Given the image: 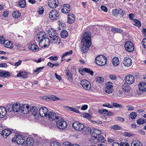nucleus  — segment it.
<instances>
[{
    "instance_id": "a211bd4d",
    "label": "nucleus",
    "mask_w": 146,
    "mask_h": 146,
    "mask_svg": "<svg viewBox=\"0 0 146 146\" xmlns=\"http://www.w3.org/2000/svg\"><path fill=\"white\" fill-rule=\"evenodd\" d=\"M123 63L125 66L129 67L132 64L131 59L129 57L125 58L123 61Z\"/></svg>"
},
{
    "instance_id": "a19ab883",
    "label": "nucleus",
    "mask_w": 146,
    "mask_h": 146,
    "mask_svg": "<svg viewBox=\"0 0 146 146\" xmlns=\"http://www.w3.org/2000/svg\"><path fill=\"white\" fill-rule=\"evenodd\" d=\"M133 22L134 23L133 24L135 26L138 27H140L141 25V22L138 19H134Z\"/></svg>"
},
{
    "instance_id": "412c9836",
    "label": "nucleus",
    "mask_w": 146,
    "mask_h": 146,
    "mask_svg": "<svg viewBox=\"0 0 146 146\" xmlns=\"http://www.w3.org/2000/svg\"><path fill=\"white\" fill-rule=\"evenodd\" d=\"M68 22L69 23H72L75 21V16L72 13L69 14L68 16Z\"/></svg>"
},
{
    "instance_id": "a18cd8bd",
    "label": "nucleus",
    "mask_w": 146,
    "mask_h": 146,
    "mask_svg": "<svg viewBox=\"0 0 146 146\" xmlns=\"http://www.w3.org/2000/svg\"><path fill=\"white\" fill-rule=\"evenodd\" d=\"M48 98H49L51 100H52L53 101L59 100H60V99L59 98L56 97V96L53 95L48 96Z\"/></svg>"
},
{
    "instance_id": "473e14b6",
    "label": "nucleus",
    "mask_w": 146,
    "mask_h": 146,
    "mask_svg": "<svg viewBox=\"0 0 146 146\" xmlns=\"http://www.w3.org/2000/svg\"><path fill=\"white\" fill-rule=\"evenodd\" d=\"M113 65L115 66H118L119 64V58L117 57H114L112 60Z\"/></svg>"
},
{
    "instance_id": "6ab92c4d",
    "label": "nucleus",
    "mask_w": 146,
    "mask_h": 146,
    "mask_svg": "<svg viewBox=\"0 0 146 146\" xmlns=\"http://www.w3.org/2000/svg\"><path fill=\"white\" fill-rule=\"evenodd\" d=\"M47 34L51 38L56 35V31L53 29H50L48 30Z\"/></svg>"
},
{
    "instance_id": "6e6552de",
    "label": "nucleus",
    "mask_w": 146,
    "mask_h": 146,
    "mask_svg": "<svg viewBox=\"0 0 146 146\" xmlns=\"http://www.w3.org/2000/svg\"><path fill=\"white\" fill-rule=\"evenodd\" d=\"M49 110L47 108L45 107L40 108L39 109V113L40 115L44 117L47 116Z\"/></svg>"
},
{
    "instance_id": "9b49d317",
    "label": "nucleus",
    "mask_w": 146,
    "mask_h": 146,
    "mask_svg": "<svg viewBox=\"0 0 146 146\" xmlns=\"http://www.w3.org/2000/svg\"><path fill=\"white\" fill-rule=\"evenodd\" d=\"M113 84L110 82H108L106 83L105 85L106 88L105 91L108 94L111 93L113 91Z\"/></svg>"
},
{
    "instance_id": "4c0bfd02",
    "label": "nucleus",
    "mask_w": 146,
    "mask_h": 146,
    "mask_svg": "<svg viewBox=\"0 0 146 146\" xmlns=\"http://www.w3.org/2000/svg\"><path fill=\"white\" fill-rule=\"evenodd\" d=\"M12 16L15 18H18L21 16V13L18 11H15L13 13Z\"/></svg>"
},
{
    "instance_id": "b1692460",
    "label": "nucleus",
    "mask_w": 146,
    "mask_h": 146,
    "mask_svg": "<svg viewBox=\"0 0 146 146\" xmlns=\"http://www.w3.org/2000/svg\"><path fill=\"white\" fill-rule=\"evenodd\" d=\"M7 110L5 108L3 107H0V118L4 117L6 115Z\"/></svg>"
},
{
    "instance_id": "f704fd0d",
    "label": "nucleus",
    "mask_w": 146,
    "mask_h": 146,
    "mask_svg": "<svg viewBox=\"0 0 146 146\" xmlns=\"http://www.w3.org/2000/svg\"><path fill=\"white\" fill-rule=\"evenodd\" d=\"M19 7L21 8H24L26 5V2L25 0H20L18 3Z\"/></svg>"
},
{
    "instance_id": "5fc2aeb1",
    "label": "nucleus",
    "mask_w": 146,
    "mask_h": 146,
    "mask_svg": "<svg viewBox=\"0 0 146 146\" xmlns=\"http://www.w3.org/2000/svg\"><path fill=\"white\" fill-rule=\"evenodd\" d=\"M48 58L51 61H56L58 60V58L56 56H51L49 57Z\"/></svg>"
},
{
    "instance_id": "20e7f679",
    "label": "nucleus",
    "mask_w": 146,
    "mask_h": 146,
    "mask_svg": "<svg viewBox=\"0 0 146 146\" xmlns=\"http://www.w3.org/2000/svg\"><path fill=\"white\" fill-rule=\"evenodd\" d=\"M121 89L124 92V96H129L131 88L128 84L124 83L121 86Z\"/></svg>"
},
{
    "instance_id": "1a4fd4ad",
    "label": "nucleus",
    "mask_w": 146,
    "mask_h": 146,
    "mask_svg": "<svg viewBox=\"0 0 146 146\" xmlns=\"http://www.w3.org/2000/svg\"><path fill=\"white\" fill-rule=\"evenodd\" d=\"M80 84L86 90H89L91 88V85L89 81L86 80H83L80 82Z\"/></svg>"
},
{
    "instance_id": "3c124183",
    "label": "nucleus",
    "mask_w": 146,
    "mask_h": 146,
    "mask_svg": "<svg viewBox=\"0 0 146 146\" xmlns=\"http://www.w3.org/2000/svg\"><path fill=\"white\" fill-rule=\"evenodd\" d=\"M145 122V120L143 118L139 119L137 121V123L138 124H143Z\"/></svg>"
},
{
    "instance_id": "cd10ccee",
    "label": "nucleus",
    "mask_w": 146,
    "mask_h": 146,
    "mask_svg": "<svg viewBox=\"0 0 146 146\" xmlns=\"http://www.w3.org/2000/svg\"><path fill=\"white\" fill-rule=\"evenodd\" d=\"M28 48L30 50L34 52H37L39 50L38 47L35 44H31L28 46Z\"/></svg>"
},
{
    "instance_id": "72a5a7b5",
    "label": "nucleus",
    "mask_w": 146,
    "mask_h": 146,
    "mask_svg": "<svg viewBox=\"0 0 146 146\" xmlns=\"http://www.w3.org/2000/svg\"><path fill=\"white\" fill-rule=\"evenodd\" d=\"M131 146H142V143L139 141L134 140L131 143Z\"/></svg>"
},
{
    "instance_id": "c9c22d12",
    "label": "nucleus",
    "mask_w": 146,
    "mask_h": 146,
    "mask_svg": "<svg viewBox=\"0 0 146 146\" xmlns=\"http://www.w3.org/2000/svg\"><path fill=\"white\" fill-rule=\"evenodd\" d=\"M60 35L62 38H65L68 36V33L66 31L63 30L61 32Z\"/></svg>"
},
{
    "instance_id": "e433bc0d",
    "label": "nucleus",
    "mask_w": 146,
    "mask_h": 146,
    "mask_svg": "<svg viewBox=\"0 0 146 146\" xmlns=\"http://www.w3.org/2000/svg\"><path fill=\"white\" fill-rule=\"evenodd\" d=\"M27 144L28 146H33L34 141L33 139L31 138H28L27 139Z\"/></svg>"
},
{
    "instance_id": "79ce46f5",
    "label": "nucleus",
    "mask_w": 146,
    "mask_h": 146,
    "mask_svg": "<svg viewBox=\"0 0 146 146\" xmlns=\"http://www.w3.org/2000/svg\"><path fill=\"white\" fill-rule=\"evenodd\" d=\"M96 80L99 83H101L104 82V79L102 77L98 76L96 78Z\"/></svg>"
},
{
    "instance_id": "052dcab7",
    "label": "nucleus",
    "mask_w": 146,
    "mask_h": 146,
    "mask_svg": "<svg viewBox=\"0 0 146 146\" xmlns=\"http://www.w3.org/2000/svg\"><path fill=\"white\" fill-rule=\"evenodd\" d=\"M15 46L16 48L18 50H21L23 47V46L19 44H16Z\"/></svg>"
},
{
    "instance_id": "69168bd1",
    "label": "nucleus",
    "mask_w": 146,
    "mask_h": 146,
    "mask_svg": "<svg viewBox=\"0 0 146 146\" xmlns=\"http://www.w3.org/2000/svg\"><path fill=\"white\" fill-rule=\"evenodd\" d=\"M102 11L105 12H106L107 11L108 9L105 6L102 5L100 7Z\"/></svg>"
},
{
    "instance_id": "2eb2a0df",
    "label": "nucleus",
    "mask_w": 146,
    "mask_h": 146,
    "mask_svg": "<svg viewBox=\"0 0 146 146\" xmlns=\"http://www.w3.org/2000/svg\"><path fill=\"white\" fill-rule=\"evenodd\" d=\"M47 116H48V118L49 120L52 119V120H56L59 119L58 117L56 116V113L52 111H49Z\"/></svg>"
},
{
    "instance_id": "09e8293b",
    "label": "nucleus",
    "mask_w": 146,
    "mask_h": 146,
    "mask_svg": "<svg viewBox=\"0 0 146 146\" xmlns=\"http://www.w3.org/2000/svg\"><path fill=\"white\" fill-rule=\"evenodd\" d=\"M90 128L87 126H85L84 125V127L82 129V131H84L85 134L89 132Z\"/></svg>"
},
{
    "instance_id": "8fccbe9b",
    "label": "nucleus",
    "mask_w": 146,
    "mask_h": 146,
    "mask_svg": "<svg viewBox=\"0 0 146 146\" xmlns=\"http://www.w3.org/2000/svg\"><path fill=\"white\" fill-rule=\"evenodd\" d=\"M50 144L51 146H60V143L57 141H52Z\"/></svg>"
},
{
    "instance_id": "49530a36",
    "label": "nucleus",
    "mask_w": 146,
    "mask_h": 146,
    "mask_svg": "<svg viewBox=\"0 0 146 146\" xmlns=\"http://www.w3.org/2000/svg\"><path fill=\"white\" fill-rule=\"evenodd\" d=\"M137 113L136 112H132L130 113L129 115L130 117L132 119H134L136 117Z\"/></svg>"
},
{
    "instance_id": "13d9d810",
    "label": "nucleus",
    "mask_w": 146,
    "mask_h": 146,
    "mask_svg": "<svg viewBox=\"0 0 146 146\" xmlns=\"http://www.w3.org/2000/svg\"><path fill=\"white\" fill-rule=\"evenodd\" d=\"M123 135L126 137H130L132 136V134L127 132H125L123 133Z\"/></svg>"
},
{
    "instance_id": "e2e57ef3",
    "label": "nucleus",
    "mask_w": 146,
    "mask_h": 146,
    "mask_svg": "<svg viewBox=\"0 0 146 146\" xmlns=\"http://www.w3.org/2000/svg\"><path fill=\"white\" fill-rule=\"evenodd\" d=\"M143 47L146 48V38H144L141 42Z\"/></svg>"
},
{
    "instance_id": "f8f14e48",
    "label": "nucleus",
    "mask_w": 146,
    "mask_h": 146,
    "mask_svg": "<svg viewBox=\"0 0 146 146\" xmlns=\"http://www.w3.org/2000/svg\"><path fill=\"white\" fill-rule=\"evenodd\" d=\"M125 83L128 84H131L134 82L135 78L133 75L129 74L125 76Z\"/></svg>"
},
{
    "instance_id": "58836bf2",
    "label": "nucleus",
    "mask_w": 146,
    "mask_h": 146,
    "mask_svg": "<svg viewBox=\"0 0 146 146\" xmlns=\"http://www.w3.org/2000/svg\"><path fill=\"white\" fill-rule=\"evenodd\" d=\"M72 53V50H70V51L66 52L64 53L62 55V58L63 59L64 57L69 56L71 55Z\"/></svg>"
},
{
    "instance_id": "774afa93",
    "label": "nucleus",
    "mask_w": 146,
    "mask_h": 146,
    "mask_svg": "<svg viewBox=\"0 0 146 146\" xmlns=\"http://www.w3.org/2000/svg\"><path fill=\"white\" fill-rule=\"evenodd\" d=\"M64 146H71V143L68 142H66L63 143Z\"/></svg>"
},
{
    "instance_id": "338daca9",
    "label": "nucleus",
    "mask_w": 146,
    "mask_h": 146,
    "mask_svg": "<svg viewBox=\"0 0 146 146\" xmlns=\"http://www.w3.org/2000/svg\"><path fill=\"white\" fill-rule=\"evenodd\" d=\"M103 106L104 107H106L109 108H113V106L112 105L108 103H106L105 104H104Z\"/></svg>"
},
{
    "instance_id": "f3484780",
    "label": "nucleus",
    "mask_w": 146,
    "mask_h": 146,
    "mask_svg": "<svg viewBox=\"0 0 146 146\" xmlns=\"http://www.w3.org/2000/svg\"><path fill=\"white\" fill-rule=\"evenodd\" d=\"M91 134L93 138L96 139L101 134V131L96 129H93Z\"/></svg>"
},
{
    "instance_id": "c03bdc74",
    "label": "nucleus",
    "mask_w": 146,
    "mask_h": 146,
    "mask_svg": "<svg viewBox=\"0 0 146 146\" xmlns=\"http://www.w3.org/2000/svg\"><path fill=\"white\" fill-rule=\"evenodd\" d=\"M111 104L112 105H113L115 108H121L123 107V106L121 104H118L116 103L112 102Z\"/></svg>"
},
{
    "instance_id": "4be33fe9",
    "label": "nucleus",
    "mask_w": 146,
    "mask_h": 146,
    "mask_svg": "<svg viewBox=\"0 0 146 146\" xmlns=\"http://www.w3.org/2000/svg\"><path fill=\"white\" fill-rule=\"evenodd\" d=\"M138 87L140 91L142 92L146 91V83L145 82H140L138 85Z\"/></svg>"
},
{
    "instance_id": "7c9ffc66",
    "label": "nucleus",
    "mask_w": 146,
    "mask_h": 146,
    "mask_svg": "<svg viewBox=\"0 0 146 146\" xmlns=\"http://www.w3.org/2000/svg\"><path fill=\"white\" fill-rule=\"evenodd\" d=\"M28 76V75L27 73L21 71H19V74L17 75V77H21L24 78H27Z\"/></svg>"
},
{
    "instance_id": "0e129e2a",
    "label": "nucleus",
    "mask_w": 146,
    "mask_h": 146,
    "mask_svg": "<svg viewBox=\"0 0 146 146\" xmlns=\"http://www.w3.org/2000/svg\"><path fill=\"white\" fill-rule=\"evenodd\" d=\"M12 104H9L7 105L6 108V110H7V112L11 111V110H10V109L11 108V109L12 108Z\"/></svg>"
},
{
    "instance_id": "680f3d73",
    "label": "nucleus",
    "mask_w": 146,
    "mask_h": 146,
    "mask_svg": "<svg viewBox=\"0 0 146 146\" xmlns=\"http://www.w3.org/2000/svg\"><path fill=\"white\" fill-rule=\"evenodd\" d=\"M38 12L40 14H42L44 12L43 8L42 7H40L38 9Z\"/></svg>"
},
{
    "instance_id": "dca6fc26",
    "label": "nucleus",
    "mask_w": 146,
    "mask_h": 146,
    "mask_svg": "<svg viewBox=\"0 0 146 146\" xmlns=\"http://www.w3.org/2000/svg\"><path fill=\"white\" fill-rule=\"evenodd\" d=\"M58 0H49L48 2L49 7L51 8L54 9L58 6Z\"/></svg>"
},
{
    "instance_id": "5701e85b",
    "label": "nucleus",
    "mask_w": 146,
    "mask_h": 146,
    "mask_svg": "<svg viewBox=\"0 0 146 146\" xmlns=\"http://www.w3.org/2000/svg\"><path fill=\"white\" fill-rule=\"evenodd\" d=\"M11 76L10 73L7 71L0 70V76L3 78H7Z\"/></svg>"
},
{
    "instance_id": "9d476101",
    "label": "nucleus",
    "mask_w": 146,
    "mask_h": 146,
    "mask_svg": "<svg viewBox=\"0 0 146 146\" xmlns=\"http://www.w3.org/2000/svg\"><path fill=\"white\" fill-rule=\"evenodd\" d=\"M72 126L74 129L77 131H81L84 127V125L79 122L76 121L72 123Z\"/></svg>"
},
{
    "instance_id": "bf43d9fd",
    "label": "nucleus",
    "mask_w": 146,
    "mask_h": 146,
    "mask_svg": "<svg viewBox=\"0 0 146 146\" xmlns=\"http://www.w3.org/2000/svg\"><path fill=\"white\" fill-rule=\"evenodd\" d=\"M119 14L121 16L120 17H123L125 14V12L122 9H120L119 10Z\"/></svg>"
},
{
    "instance_id": "423d86ee",
    "label": "nucleus",
    "mask_w": 146,
    "mask_h": 146,
    "mask_svg": "<svg viewBox=\"0 0 146 146\" xmlns=\"http://www.w3.org/2000/svg\"><path fill=\"white\" fill-rule=\"evenodd\" d=\"M125 50L128 52H132L134 50V46L131 41H127L125 44Z\"/></svg>"
},
{
    "instance_id": "0eeeda50",
    "label": "nucleus",
    "mask_w": 146,
    "mask_h": 146,
    "mask_svg": "<svg viewBox=\"0 0 146 146\" xmlns=\"http://www.w3.org/2000/svg\"><path fill=\"white\" fill-rule=\"evenodd\" d=\"M57 127L60 129H64L67 127V123L64 120L62 119L59 120L56 122Z\"/></svg>"
},
{
    "instance_id": "a878e982",
    "label": "nucleus",
    "mask_w": 146,
    "mask_h": 146,
    "mask_svg": "<svg viewBox=\"0 0 146 146\" xmlns=\"http://www.w3.org/2000/svg\"><path fill=\"white\" fill-rule=\"evenodd\" d=\"M11 133V131L10 130L8 129H5L3 130V132L1 133V134L4 138H6Z\"/></svg>"
},
{
    "instance_id": "ddd939ff",
    "label": "nucleus",
    "mask_w": 146,
    "mask_h": 146,
    "mask_svg": "<svg viewBox=\"0 0 146 146\" xmlns=\"http://www.w3.org/2000/svg\"><path fill=\"white\" fill-rule=\"evenodd\" d=\"M61 11L64 13H68L71 10L70 5L68 4H64L61 7Z\"/></svg>"
},
{
    "instance_id": "4d7b16f0",
    "label": "nucleus",
    "mask_w": 146,
    "mask_h": 146,
    "mask_svg": "<svg viewBox=\"0 0 146 146\" xmlns=\"http://www.w3.org/2000/svg\"><path fill=\"white\" fill-rule=\"evenodd\" d=\"M83 116L86 118L90 119L91 118V115L88 113H84L83 115Z\"/></svg>"
},
{
    "instance_id": "f257e3e1",
    "label": "nucleus",
    "mask_w": 146,
    "mask_h": 146,
    "mask_svg": "<svg viewBox=\"0 0 146 146\" xmlns=\"http://www.w3.org/2000/svg\"><path fill=\"white\" fill-rule=\"evenodd\" d=\"M91 35L90 33L84 32L82 40V45L81 48V51L84 53L86 52L91 45Z\"/></svg>"
},
{
    "instance_id": "4468645a",
    "label": "nucleus",
    "mask_w": 146,
    "mask_h": 146,
    "mask_svg": "<svg viewBox=\"0 0 146 146\" xmlns=\"http://www.w3.org/2000/svg\"><path fill=\"white\" fill-rule=\"evenodd\" d=\"M30 108L29 106L27 104H23L22 105L21 107V110L24 114H27L30 111Z\"/></svg>"
},
{
    "instance_id": "2f4dec72",
    "label": "nucleus",
    "mask_w": 146,
    "mask_h": 146,
    "mask_svg": "<svg viewBox=\"0 0 146 146\" xmlns=\"http://www.w3.org/2000/svg\"><path fill=\"white\" fill-rule=\"evenodd\" d=\"M30 110L33 115L36 116L37 114V109L36 107H32L31 108H30Z\"/></svg>"
},
{
    "instance_id": "aec40b11",
    "label": "nucleus",
    "mask_w": 146,
    "mask_h": 146,
    "mask_svg": "<svg viewBox=\"0 0 146 146\" xmlns=\"http://www.w3.org/2000/svg\"><path fill=\"white\" fill-rule=\"evenodd\" d=\"M21 107V105L19 103H15L12 105L11 110L14 112H17L20 110Z\"/></svg>"
},
{
    "instance_id": "c85d7f7f",
    "label": "nucleus",
    "mask_w": 146,
    "mask_h": 146,
    "mask_svg": "<svg viewBox=\"0 0 146 146\" xmlns=\"http://www.w3.org/2000/svg\"><path fill=\"white\" fill-rule=\"evenodd\" d=\"M79 72L81 74V72H86L90 74L92 76L93 75V71L89 69L88 68H84L81 69V70H79Z\"/></svg>"
},
{
    "instance_id": "f03ea898",
    "label": "nucleus",
    "mask_w": 146,
    "mask_h": 146,
    "mask_svg": "<svg viewBox=\"0 0 146 146\" xmlns=\"http://www.w3.org/2000/svg\"><path fill=\"white\" fill-rule=\"evenodd\" d=\"M96 63L100 66H104L107 63V58L103 55H100L96 57L95 60Z\"/></svg>"
},
{
    "instance_id": "37998d69",
    "label": "nucleus",
    "mask_w": 146,
    "mask_h": 146,
    "mask_svg": "<svg viewBox=\"0 0 146 146\" xmlns=\"http://www.w3.org/2000/svg\"><path fill=\"white\" fill-rule=\"evenodd\" d=\"M66 76L68 77V79H72V76L71 73L68 70H66L65 72Z\"/></svg>"
},
{
    "instance_id": "864d4df0",
    "label": "nucleus",
    "mask_w": 146,
    "mask_h": 146,
    "mask_svg": "<svg viewBox=\"0 0 146 146\" xmlns=\"http://www.w3.org/2000/svg\"><path fill=\"white\" fill-rule=\"evenodd\" d=\"M44 67H41L38 68L36 70H34L33 71L35 72H37L38 74L40 73L41 70L44 68Z\"/></svg>"
},
{
    "instance_id": "393cba45",
    "label": "nucleus",
    "mask_w": 146,
    "mask_h": 146,
    "mask_svg": "<svg viewBox=\"0 0 146 146\" xmlns=\"http://www.w3.org/2000/svg\"><path fill=\"white\" fill-rule=\"evenodd\" d=\"M46 34L45 33L43 32H40L38 33L36 36V39L39 41L40 40H42V39H43L45 38L46 37Z\"/></svg>"
},
{
    "instance_id": "c756f323",
    "label": "nucleus",
    "mask_w": 146,
    "mask_h": 146,
    "mask_svg": "<svg viewBox=\"0 0 146 146\" xmlns=\"http://www.w3.org/2000/svg\"><path fill=\"white\" fill-rule=\"evenodd\" d=\"M3 44L6 48L11 49L13 47L12 43L9 40H5V41L4 42Z\"/></svg>"
},
{
    "instance_id": "7ed1b4c3",
    "label": "nucleus",
    "mask_w": 146,
    "mask_h": 146,
    "mask_svg": "<svg viewBox=\"0 0 146 146\" xmlns=\"http://www.w3.org/2000/svg\"><path fill=\"white\" fill-rule=\"evenodd\" d=\"M39 42V46L43 48L48 47L50 44V40L47 37L42 39V40H40Z\"/></svg>"
},
{
    "instance_id": "ea45409f",
    "label": "nucleus",
    "mask_w": 146,
    "mask_h": 146,
    "mask_svg": "<svg viewBox=\"0 0 146 146\" xmlns=\"http://www.w3.org/2000/svg\"><path fill=\"white\" fill-rule=\"evenodd\" d=\"M110 128L111 129H113L114 130H118L121 129L122 127L116 125L111 126Z\"/></svg>"
},
{
    "instance_id": "39448f33",
    "label": "nucleus",
    "mask_w": 146,
    "mask_h": 146,
    "mask_svg": "<svg viewBox=\"0 0 146 146\" xmlns=\"http://www.w3.org/2000/svg\"><path fill=\"white\" fill-rule=\"evenodd\" d=\"M59 12L56 9H53L49 14V17L52 20H56L58 19Z\"/></svg>"
},
{
    "instance_id": "de8ad7c7",
    "label": "nucleus",
    "mask_w": 146,
    "mask_h": 146,
    "mask_svg": "<svg viewBox=\"0 0 146 146\" xmlns=\"http://www.w3.org/2000/svg\"><path fill=\"white\" fill-rule=\"evenodd\" d=\"M108 111L106 109L99 110H98V112L101 114H106L108 112Z\"/></svg>"
},
{
    "instance_id": "bb28decb",
    "label": "nucleus",
    "mask_w": 146,
    "mask_h": 146,
    "mask_svg": "<svg viewBox=\"0 0 146 146\" xmlns=\"http://www.w3.org/2000/svg\"><path fill=\"white\" fill-rule=\"evenodd\" d=\"M51 38L52 39L51 40V41H52V42L54 44H58L60 43V38L57 35Z\"/></svg>"
},
{
    "instance_id": "603ef678",
    "label": "nucleus",
    "mask_w": 146,
    "mask_h": 146,
    "mask_svg": "<svg viewBox=\"0 0 146 146\" xmlns=\"http://www.w3.org/2000/svg\"><path fill=\"white\" fill-rule=\"evenodd\" d=\"M119 10L115 9L113 10V14L115 16L118 15L119 14Z\"/></svg>"
},
{
    "instance_id": "6e6d98bb",
    "label": "nucleus",
    "mask_w": 146,
    "mask_h": 146,
    "mask_svg": "<svg viewBox=\"0 0 146 146\" xmlns=\"http://www.w3.org/2000/svg\"><path fill=\"white\" fill-rule=\"evenodd\" d=\"M97 138L98 141L100 142H103L104 139V138L101 135H100V136L97 137Z\"/></svg>"
}]
</instances>
